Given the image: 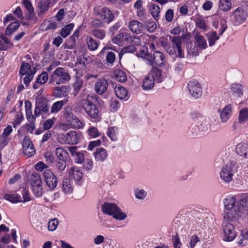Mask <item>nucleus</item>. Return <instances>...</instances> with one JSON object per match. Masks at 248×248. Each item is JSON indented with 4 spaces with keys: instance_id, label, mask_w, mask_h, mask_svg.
<instances>
[{
    "instance_id": "nucleus-25",
    "label": "nucleus",
    "mask_w": 248,
    "mask_h": 248,
    "mask_svg": "<svg viewBox=\"0 0 248 248\" xmlns=\"http://www.w3.org/2000/svg\"><path fill=\"white\" fill-rule=\"evenodd\" d=\"M70 90V87L67 86L56 87L54 88L53 94L55 97L66 96Z\"/></svg>"
},
{
    "instance_id": "nucleus-26",
    "label": "nucleus",
    "mask_w": 248,
    "mask_h": 248,
    "mask_svg": "<svg viewBox=\"0 0 248 248\" xmlns=\"http://www.w3.org/2000/svg\"><path fill=\"white\" fill-rule=\"evenodd\" d=\"M155 80L152 75L148 74L143 80L142 87L144 90H149L152 89L155 84Z\"/></svg>"
},
{
    "instance_id": "nucleus-43",
    "label": "nucleus",
    "mask_w": 248,
    "mask_h": 248,
    "mask_svg": "<svg viewBox=\"0 0 248 248\" xmlns=\"http://www.w3.org/2000/svg\"><path fill=\"white\" fill-rule=\"evenodd\" d=\"M136 49L135 46L133 45H129L128 46H125L122 49L120 52L119 53V58L120 61L121 60L123 56L127 53H133Z\"/></svg>"
},
{
    "instance_id": "nucleus-42",
    "label": "nucleus",
    "mask_w": 248,
    "mask_h": 248,
    "mask_svg": "<svg viewBox=\"0 0 248 248\" xmlns=\"http://www.w3.org/2000/svg\"><path fill=\"white\" fill-rule=\"evenodd\" d=\"M86 42L90 50H95L98 48V44L93 38L88 36L86 39Z\"/></svg>"
},
{
    "instance_id": "nucleus-12",
    "label": "nucleus",
    "mask_w": 248,
    "mask_h": 248,
    "mask_svg": "<svg viewBox=\"0 0 248 248\" xmlns=\"http://www.w3.org/2000/svg\"><path fill=\"white\" fill-rule=\"evenodd\" d=\"M187 88L191 95L194 98H198L202 94V89L200 84L197 80L190 81Z\"/></svg>"
},
{
    "instance_id": "nucleus-50",
    "label": "nucleus",
    "mask_w": 248,
    "mask_h": 248,
    "mask_svg": "<svg viewBox=\"0 0 248 248\" xmlns=\"http://www.w3.org/2000/svg\"><path fill=\"white\" fill-rule=\"evenodd\" d=\"M150 10L151 14L155 18L158 17L160 11V8L157 5L151 3L150 6Z\"/></svg>"
},
{
    "instance_id": "nucleus-45",
    "label": "nucleus",
    "mask_w": 248,
    "mask_h": 248,
    "mask_svg": "<svg viewBox=\"0 0 248 248\" xmlns=\"http://www.w3.org/2000/svg\"><path fill=\"white\" fill-rule=\"evenodd\" d=\"M74 25L73 23H70L66 25L62 28L61 30V35L64 38L66 37L73 30Z\"/></svg>"
},
{
    "instance_id": "nucleus-33",
    "label": "nucleus",
    "mask_w": 248,
    "mask_h": 248,
    "mask_svg": "<svg viewBox=\"0 0 248 248\" xmlns=\"http://www.w3.org/2000/svg\"><path fill=\"white\" fill-rule=\"evenodd\" d=\"M115 94L120 99L125 98L128 94L127 90L120 85H116L114 88Z\"/></svg>"
},
{
    "instance_id": "nucleus-60",
    "label": "nucleus",
    "mask_w": 248,
    "mask_h": 248,
    "mask_svg": "<svg viewBox=\"0 0 248 248\" xmlns=\"http://www.w3.org/2000/svg\"><path fill=\"white\" fill-rule=\"evenodd\" d=\"M227 75L230 78H237L241 75L239 70L235 68H231L227 71Z\"/></svg>"
},
{
    "instance_id": "nucleus-17",
    "label": "nucleus",
    "mask_w": 248,
    "mask_h": 248,
    "mask_svg": "<svg viewBox=\"0 0 248 248\" xmlns=\"http://www.w3.org/2000/svg\"><path fill=\"white\" fill-rule=\"evenodd\" d=\"M131 37L130 33L125 32H120L112 39V42L119 46H122L125 44V42L131 40Z\"/></svg>"
},
{
    "instance_id": "nucleus-5",
    "label": "nucleus",
    "mask_w": 248,
    "mask_h": 248,
    "mask_svg": "<svg viewBox=\"0 0 248 248\" xmlns=\"http://www.w3.org/2000/svg\"><path fill=\"white\" fill-rule=\"evenodd\" d=\"M236 163L232 161L222 168L220 172V178L226 183L230 182L234 173L237 171Z\"/></svg>"
},
{
    "instance_id": "nucleus-29",
    "label": "nucleus",
    "mask_w": 248,
    "mask_h": 248,
    "mask_svg": "<svg viewBox=\"0 0 248 248\" xmlns=\"http://www.w3.org/2000/svg\"><path fill=\"white\" fill-rule=\"evenodd\" d=\"M94 156L96 161L103 162L106 159L108 153L106 149L100 148L94 153Z\"/></svg>"
},
{
    "instance_id": "nucleus-4",
    "label": "nucleus",
    "mask_w": 248,
    "mask_h": 248,
    "mask_svg": "<svg viewBox=\"0 0 248 248\" xmlns=\"http://www.w3.org/2000/svg\"><path fill=\"white\" fill-rule=\"evenodd\" d=\"M80 106L92 119L97 120L100 118L99 111L96 106L89 100L88 97L80 101Z\"/></svg>"
},
{
    "instance_id": "nucleus-11",
    "label": "nucleus",
    "mask_w": 248,
    "mask_h": 248,
    "mask_svg": "<svg viewBox=\"0 0 248 248\" xmlns=\"http://www.w3.org/2000/svg\"><path fill=\"white\" fill-rule=\"evenodd\" d=\"M165 63H159L157 67L153 66L150 75H152L155 81L161 83L164 81L166 78V76L162 72L161 68L165 66Z\"/></svg>"
},
{
    "instance_id": "nucleus-56",
    "label": "nucleus",
    "mask_w": 248,
    "mask_h": 248,
    "mask_svg": "<svg viewBox=\"0 0 248 248\" xmlns=\"http://www.w3.org/2000/svg\"><path fill=\"white\" fill-rule=\"evenodd\" d=\"M48 80V75L47 73L42 72L37 78L36 82L40 84H45Z\"/></svg>"
},
{
    "instance_id": "nucleus-2",
    "label": "nucleus",
    "mask_w": 248,
    "mask_h": 248,
    "mask_svg": "<svg viewBox=\"0 0 248 248\" xmlns=\"http://www.w3.org/2000/svg\"><path fill=\"white\" fill-rule=\"evenodd\" d=\"M190 116L193 122L189 127V134L197 136L207 131L208 125L204 116L197 112L192 113Z\"/></svg>"
},
{
    "instance_id": "nucleus-8",
    "label": "nucleus",
    "mask_w": 248,
    "mask_h": 248,
    "mask_svg": "<svg viewBox=\"0 0 248 248\" xmlns=\"http://www.w3.org/2000/svg\"><path fill=\"white\" fill-rule=\"evenodd\" d=\"M35 73L34 68L32 69L29 63H23L20 67L19 74L22 76L26 75L24 78V83L26 86H29Z\"/></svg>"
},
{
    "instance_id": "nucleus-24",
    "label": "nucleus",
    "mask_w": 248,
    "mask_h": 248,
    "mask_svg": "<svg viewBox=\"0 0 248 248\" xmlns=\"http://www.w3.org/2000/svg\"><path fill=\"white\" fill-rule=\"evenodd\" d=\"M69 150L72 156L74 158L76 162L78 163L83 162L84 160V155L83 153L77 151V147H71Z\"/></svg>"
},
{
    "instance_id": "nucleus-38",
    "label": "nucleus",
    "mask_w": 248,
    "mask_h": 248,
    "mask_svg": "<svg viewBox=\"0 0 248 248\" xmlns=\"http://www.w3.org/2000/svg\"><path fill=\"white\" fill-rule=\"evenodd\" d=\"M20 24L18 22H13L10 24L6 29L5 34L10 35L19 28Z\"/></svg>"
},
{
    "instance_id": "nucleus-15",
    "label": "nucleus",
    "mask_w": 248,
    "mask_h": 248,
    "mask_svg": "<svg viewBox=\"0 0 248 248\" xmlns=\"http://www.w3.org/2000/svg\"><path fill=\"white\" fill-rule=\"evenodd\" d=\"M188 225L192 230L196 231L204 229L206 227V223L204 217H192L188 221Z\"/></svg>"
},
{
    "instance_id": "nucleus-20",
    "label": "nucleus",
    "mask_w": 248,
    "mask_h": 248,
    "mask_svg": "<svg viewBox=\"0 0 248 248\" xmlns=\"http://www.w3.org/2000/svg\"><path fill=\"white\" fill-rule=\"evenodd\" d=\"M129 28L133 33L140 34L144 30L143 24L137 20H133L129 23Z\"/></svg>"
},
{
    "instance_id": "nucleus-32",
    "label": "nucleus",
    "mask_w": 248,
    "mask_h": 248,
    "mask_svg": "<svg viewBox=\"0 0 248 248\" xmlns=\"http://www.w3.org/2000/svg\"><path fill=\"white\" fill-rule=\"evenodd\" d=\"M186 48L189 54L193 56H197L200 52L199 48L194 42H187L186 44Z\"/></svg>"
},
{
    "instance_id": "nucleus-36",
    "label": "nucleus",
    "mask_w": 248,
    "mask_h": 248,
    "mask_svg": "<svg viewBox=\"0 0 248 248\" xmlns=\"http://www.w3.org/2000/svg\"><path fill=\"white\" fill-rule=\"evenodd\" d=\"M69 79L70 76L69 74H64V76H62L61 78H53V77H50L49 83L55 82L56 84H60L68 81Z\"/></svg>"
},
{
    "instance_id": "nucleus-30",
    "label": "nucleus",
    "mask_w": 248,
    "mask_h": 248,
    "mask_svg": "<svg viewBox=\"0 0 248 248\" xmlns=\"http://www.w3.org/2000/svg\"><path fill=\"white\" fill-rule=\"evenodd\" d=\"M237 243L244 246L248 243V228L242 230L240 235L237 238Z\"/></svg>"
},
{
    "instance_id": "nucleus-52",
    "label": "nucleus",
    "mask_w": 248,
    "mask_h": 248,
    "mask_svg": "<svg viewBox=\"0 0 248 248\" xmlns=\"http://www.w3.org/2000/svg\"><path fill=\"white\" fill-rule=\"evenodd\" d=\"M241 207L248 210V195L247 194H243L241 196V199L238 202Z\"/></svg>"
},
{
    "instance_id": "nucleus-61",
    "label": "nucleus",
    "mask_w": 248,
    "mask_h": 248,
    "mask_svg": "<svg viewBox=\"0 0 248 248\" xmlns=\"http://www.w3.org/2000/svg\"><path fill=\"white\" fill-rule=\"evenodd\" d=\"M165 59L164 54L160 51H155L154 52L153 60L154 62L163 61Z\"/></svg>"
},
{
    "instance_id": "nucleus-63",
    "label": "nucleus",
    "mask_w": 248,
    "mask_h": 248,
    "mask_svg": "<svg viewBox=\"0 0 248 248\" xmlns=\"http://www.w3.org/2000/svg\"><path fill=\"white\" fill-rule=\"evenodd\" d=\"M64 74H68L67 73L65 72V70L62 68H57L53 73L51 77L61 78L62 76H64Z\"/></svg>"
},
{
    "instance_id": "nucleus-37",
    "label": "nucleus",
    "mask_w": 248,
    "mask_h": 248,
    "mask_svg": "<svg viewBox=\"0 0 248 248\" xmlns=\"http://www.w3.org/2000/svg\"><path fill=\"white\" fill-rule=\"evenodd\" d=\"M22 2L29 12L28 18L30 19L32 18L34 15V10L31 2L29 0H22Z\"/></svg>"
},
{
    "instance_id": "nucleus-22",
    "label": "nucleus",
    "mask_w": 248,
    "mask_h": 248,
    "mask_svg": "<svg viewBox=\"0 0 248 248\" xmlns=\"http://www.w3.org/2000/svg\"><path fill=\"white\" fill-rule=\"evenodd\" d=\"M236 152L239 156L248 159V144L245 143L238 144L236 147Z\"/></svg>"
},
{
    "instance_id": "nucleus-57",
    "label": "nucleus",
    "mask_w": 248,
    "mask_h": 248,
    "mask_svg": "<svg viewBox=\"0 0 248 248\" xmlns=\"http://www.w3.org/2000/svg\"><path fill=\"white\" fill-rule=\"evenodd\" d=\"M92 33L94 37L100 40L103 39L106 36L105 31L102 29L94 30L93 31Z\"/></svg>"
},
{
    "instance_id": "nucleus-53",
    "label": "nucleus",
    "mask_w": 248,
    "mask_h": 248,
    "mask_svg": "<svg viewBox=\"0 0 248 248\" xmlns=\"http://www.w3.org/2000/svg\"><path fill=\"white\" fill-rule=\"evenodd\" d=\"M248 119V108L242 109L239 112V122L240 123L245 122Z\"/></svg>"
},
{
    "instance_id": "nucleus-40",
    "label": "nucleus",
    "mask_w": 248,
    "mask_h": 248,
    "mask_svg": "<svg viewBox=\"0 0 248 248\" xmlns=\"http://www.w3.org/2000/svg\"><path fill=\"white\" fill-rule=\"evenodd\" d=\"M71 171V179L75 181H80L83 176L82 172L81 170L76 168H73Z\"/></svg>"
},
{
    "instance_id": "nucleus-21",
    "label": "nucleus",
    "mask_w": 248,
    "mask_h": 248,
    "mask_svg": "<svg viewBox=\"0 0 248 248\" xmlns=\"http://www.w3.org/2000/svg\"><path fill=\"white\" fill-rule=\"evenodd\" d=\"M232 107L230 104L226 105L221 110L219 109L220 117L222 122H226L232 115Z\"/></svg>"
},
{
    "instance_id": "nucleus-31",
    "label": "nucleus",
    "mask_w": 248,
    "mask_h": 248,
    "mask_svg": "<svg viewBox=\"0 0 248 248\" xmlns=\"http://www.w3.org/2000/svg\"><path fill=\"white\" fill-rule=\"evenodd\" d=\"M196 45L200 49H204L207 47L205 38L200 33H197L195 36Z\"/></svg>"
},
{
    "instance_id": "nucleus-9",
    "label": "nucleus",
    "mask_w": 248,
    "mask_h": 248,
    "mask_svg": "<svg viewBox=\"0 0 248 248\" xmlns=\"http://www.w3.org/2000/svg\"><path fill=\"white\" fill-rule=\"evenodd\" d=\"M223 240L227 242H231L236 237V232L233 225L231 223H224L223 225Z\"/></svg>"
},
{
    "instance_id": "nucleus-41",
    "label": "nucleus",
    "mask_w": 248,
    "mask_h": 248,
    "mask_svg": "<svg viewBox=\"0 0 248 248\" xmlns=\"http://www.w3.org/2000/svg\"><path fill=\"white\" fill-rule=\"evenodd\" d=\"M74 112V110L71 107L67 106L64 108L63 115L67 122L70 121V120L75 116Z\"/></svg>"
},
{
    "instance_id": "nucleus-27",
    "label": "nucleus",
    "mask_w": 248,
    "mask_h": 248,
    "mask_svg": "<svg viewBox=\"0 0 248 248\" xmlns=\"http://www.w3.org/2000/svg\"><path fill=\"white\" fill-rule=\"evenodd\" d=\"M62 188L65 193H72L74 188L72 180L70 178L64 179L62 181Z\"/></svg>"
},
{
    "instance_id": "nucleus-6",
    "label": "nucleus",
    "mask_w": 248,
    "mask_h": 248,
    "mask_svg": "<svg viewBox=\"0 0 248 248\" xmlns=\"http://www.w3.org/2000/svg\"><path fill=\"white\" fill-rule=\"evenodd\" d=\"M30 181L34 194L37 197H41L42 195L43 186L40 175L36 172L33 173L31 176Z\"/></svg>"
},
{
    "instance_id": "nucleus-7",
    "label": "nucleus",
    "mask_w": 248,
    "mask_h": 248,
    "mask_svg": "<svg viewBox=\"0 0 248 248\" xmlns=\"http://www.w3.org/2000/svg\"><path fill=\"white\" fill-rule=\"evenodd\" d=\"M94 14L99 16L105 23H110L113 20L114 16L112 12L108 8L96 7L93 9Z\"/></svg>"
},
{
    "instance_id": "nucleus-18",
    "label": "nucleus",
    "mask_w": 248,
    "mask_h": 248,
    "mask_svg": "<svg viewBox=\"0 0 248 248\" xmlns=\"http://www.w3.org/2000/svg\"><path fill=\"white\" fill-rule=\"evenodd\" d=\"M64 138L65 143L72 145L76 144L79 140L80 134L75 131H71L64 136Z\"/></svg>"
},
{
    "instance_id": "nucleus-3",
    "label": "nucleus",
    "mask_w": 248,
    "mask_h": 248,
    "mask_svg": "<svg viewBox=\"0 0 248 248\" xmlns=\"http://www.w3.org/2000/svg\"><path fill=\"white\" fill-rule=\"evenodd\" d=\"M101 210L104 214L112 216L117 220H123L127 217V215L115 203L105 202L102 205Z\"/></svg>"
},
{
    "instance_id": "nucleus-16",
    "label": "nucleus",
    "mask_w": 248,
    "mask_h": 248,
    "mask_svg": "<svg viewBox=\"0 0 248 248\" xmlns=\"http://www.w3.org/2000/svg\"><path fill=\"white\" fill-rule=\"evenodd\" d=\"M234 22L235 25L245 22L248 16L247 13L241 8H238L233 12Z\"/></svg>"
},
{
    "instance_id": "nucleus-55",
    "label": "nucleus",
    "mask_w": 248,
    "mask_h": 248,
    "mask_svg": "<svg viewBox=\"0 0 248 248\" xmlns=\"http://www.w3.org/2000/svg\"><path fill=\"white\" fill-rule=\"evenodd\" d=\"M219 39V36H218L216 31H213L210 35L208 36L209 44L210 46H213L216 41Z\"/></svg>"
},
{
    "instance_id": "nucleus-48",
    "label": "nucleus",
    "mask_w": 248,
    "mask_h": 248,
    "mask_svg": "<svg viewBox=\"0 0 248 248\" xmlns=\"http://www.w3.org/2000/svg\"><path fill=\"white\" fill-rule=\"evenodd\" d=\"M13 46V44L8 38H5L0 41V50H6Z\"/></svg>"
},
{
    "instance_id": "nucleus-58",
    "label": "nucleus",
    "mask_w": 248,
    "mask_h": 248,
    "mask_svg": "<svg viewBox=\"0 0 248 248\" xmlns=\"http://www.w3.org/2000/svg\"><path fill=\"white\" fill-rule=\"evenodd\" d=\"M161 46L164 47V49L170 55L174 54L176 52L175 48H174L172 46L171 47L169 43H167L166 42L161 41Z\"/></svg>"
},
{
    "instance_id": "nucleus-19",
    "label": "nucleus",
    "mask_w": 248,
    "mask_h": 248,
    "mask_svg": "<svg viewBox=\"0 0 248 248\" xmlns=\"http://www.w3.org/2000/svg\"><path fill=\"white\" fill-rule=\"evenodd\" d=\"M108 85V83L107 80L104 78L98 79L94 86L95 92L100 95L103 94L107 91Z\"/></svg>"
},
{
    "instance_id": "nucleus-35",
    "label": "nucleus",
    "mask_w": 248,
    "mask_h": 248,
    "mask_svg": "<svg viewBox=\"0 0 248 248\" xmlns=\"http://www.w3.org/2000/svg\"><path fill=\"white\" fill-rule=\"evenodd\" d=\"M184 65L182 63H170L169 64L168 72L174 74H177L183 69Z\"/></svg>"
},
{
    "instance_id": "nucleus-64",
    "label": "nucleus",
    "mask_w": 248,
    "mask_h": 248,
    "mask_svg": "<svg viewBox=\"0 0 248 248\" xmlns=\"http://www.w3.org/2000/svg\"><path fill=\"white\" fill-rule=\"evenodd\" d=\"M58 225V220L57 218L51 219L48 223V229L49 231H53L56 229Z\"/></svg>"
},
{
    "instance_id": "nucleus-39",
    "label": "nucleus",
    "mask_w": 248,
    "mask_h": 248,
    "mask_svg": "<svg viewBox=\"0 0 248 248\" xmlns=\"http://www.w3.org/2000/svg\"><path fill=\"white\" fill-rule=\"evenodd\" d=\"M82 86H83L82 79L80 78L76 77V81L73 84V86L74 88V94L75 95H76L78 93L79 91L81 89Z\"/></svg>"
},
{
    "instance_id": "nucleus-62",
    "label": "nucleus",
    "mask_w": 248,
    "mask_h": 248,
    "mask_svg": "<svg viewBox=\"0 0 248 248\" xmlns=\"http://www.w3.org/2000/svg\"><path fill=\"white\" fill-rule=\"evenodd\" d=\"M88 134L89 136L92 138H96L100 136L97 129L93 126L91 127L87 131Z\"/></svg>"
},
{
    "instance_id": "nucleus-44",
    "label": "nucleus",
    "mask_w": 248,
    "mask_h": 248,
    "mask_svg": "<svg viewBox=\"0 0 248 248\" xmlns=\"http://www.w3.org/2000/svg\"><path fill=\"white\" fill-rule=\"evenodd\" d=\"M114 76L116 79L121 82H124L127 80V77L125 73L121 70H115Z\"/></svg>"
},
{
    "instance_id": "nucleus-54",
    "label": "nucleus",
    "mask_w": 248,
    "mask_h": 248,
    "mask_svg": "<svg viewBox=\"0 0 248 248\" xmlns=\"http://www.w3.org/2000/svg\"><path fill=\"white\" fill-rule=\"evenodd\" d=\"M134 194L138 199L143 200L147 196V193L143 189L137 188L134 190Z\"/></svg>"
},
{
    "instance_id": "nucleus-46",
    "label": "nucleus",
    "mask_w": 248,
    "mask_h": 248,
    "mask_svg": "<svg viewBox=\"0 0 248 248\" xmlns=\"http://www.w3.org/2000/svg\"><path fill=\"white\" fill-rule=\"evenodd\" d=\"M67 122L69 124L75 128H80L83 125L82 123L75 115L70 120V121H68Z\"/></svg>"
},
{
    "instance_id": "nucleus-23",
    "label": "nucleus",
    "mask_w": 248,
    "mask_h": 248,
    "mask_svg": "<svg viewBox=\"0 0 248 248\" xmlns=\"http://www.w3.org/2000/svg\"><path fill=\"white\" fill-rule=\"evenodd\" d=\"M51 0H41L38 2V7L39 11L38 12V15L40 17H42L43 15L48 11L50 7Z\"/></svg>"
},
{
    "instance_id": "nucleus-51",
    "label": "nucleus",
    "mask_w": 248,
    "mask_h": 248,
    "mask_svg": "<svg viewBox=\"0 0 248 248\" xmlns=\"http://www.w3.org/2000/svg\"><path fill=\"white\" fill-rule=\"evenodd\" d=\"M64 104V101H59L55 102L51 107V112L52 113H57L62 109Z\"/></svg>"
},
{
    "instance_id": "nucleus-14",
    "label": "nucleus",
    "mask_w": 248,
    "mask_h": 248,
    "mask_svg": "<svg viewBox=\"0 0 248 248\" xmlns=\"http://www.w3.org/2000/svg\"><path fill=\"white\" fill-rule=\"evenodd\" d=\"M49 108L48 103L46 99L39 100L36 102L34 110L35 116L38 117L40 114L46 115L48 113Z\"/></svg>"
},
{
    "instance_id": "nucleus-10",
    "label": "nucleus",
    "mask_w": 248,
    "mask_h": 248,
    "mask_svg": "<svg viewBox=\"0 0 248 248\" xmlns=\"http://www.w3.org/2000/svg\"><path fill=\"white\" fill-rule=\"evenodd\" d=\"M44 177L47 186L51 190L54 189L58 185V179L54 173L49 170L44 172Z\"/></svg>"
},
{
    "instance_id": "nucleus-1",
    "label": "nucleus",
    "mask_w": 248,
    "mask_h": 248,
    "mask_svg": "<svg viewBox=\"0 0 248 248\" xmlns=\"http://www.w3.org/2000/svg\"><path fill=\"white\" fill-rule=\"evenodd\" d=\"M223 203L225 208L229 212L224 214V219L226 221H233L237 217L240 216L242 208L236 202L234 196H226L223 199Z\"/></svg>"
},
{
    "instance_id": "nucleus-34",
    "label": "nucleus",
    "mask_w": 248,
    "mask_h": 248,
    "mask_svg": "<svg viewBox=\"0 0 248 248\" xmlns=\"http://www.w3.org/2000/svg\"><path fill=\"white\" fill-rule=\"evenodd\" d=\"M55 155L58 160H66L68 156V153L66 150L61 147L56 149Z\"/></svg>"
},
{
    "instance_id": "nucleus-13",
    "label": "nucleus",
    "mask_w": 248,
    "mask_h": 248,
    "mask_svg": "<svg viewBox=\"0 0 248 248\" xmlns=\"http://www.w3.org/2000/svg\"><path fill=\"white\" fill-rule=\"evenodd\" d=\"M23 150L24 155L28 157L32 156L35 153V150L29 136H25L22 142Z\"/></svg>"
},
{
    "instance_id": "nucleus-47",
    "label": "nucleus",
    "mask_w": 248,
    "mask_h": 248,
    "mask_svg": "<svg viewBox=\"0 0 248 248\" xmlns=\"http://www.w3.org/2000/svg\"><path fill=\"white\" fill-rule=\"evenodd\" d=\"M232 5V3L230 0H220L219 2V8L220 10L224 11H227L229 10Z\"/></svg>"
},
{
    "instance_id": "nucleus-28",
    "label": "nucleus",
    "mask_w": 248,
    "mask_h": 248,
    "mask_svg": "<svg viewBox=\"0 0 248 248\" xmlns=\"http://www.w3.org/2000/svg\"><path fill=\"white\" fill-rule=\"evenodd\" d=\"M244 87L240 84H233L232 85L231 90L232 95L236 98H241L243 95Z\"/></svg>"
},
{
    "instance_id": "nucleus-59",
    "label": "nucleus",
    "mask_w": 248,
    "mask_h": 248,
    "mask_svg": "<svg viewBox=\"0 0 248 248\" xmlns=\"http://www.w3.org/2000/svg\"><path fill=\"white\" fill-rule=\"evenodd\" d=\"M182 39L180 36H175L172 38V47L177 49L181 47Z\"/></svg>"
},
{
    "instance_id": "nucleus-49",
    "label": "nucleus",
    "mask_w": 248,
    "mask_h": 248,
    "mask_svg": "<svg viewBox=\"0 0 248 248\" xmlns=\"http://www.w3.org/2000/svg\"><path fill=\"white\" fill-rule=\"evenodd\" d=\"M5 199L13 203H16L19 202H21L20 200V197L17 195L13 194H6L4 195Z\"/></svg>"
}]
</instances>
